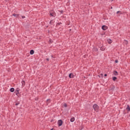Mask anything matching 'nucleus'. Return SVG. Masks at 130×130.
Returning a JSON list of instances; mask_svg holds the SVG:
<instances>
[{
	"label": "nucleus",
	"instance_id": "1",
	"mask_svg": "<svg viewBox=\"0 0 130 130\" xmlns=\"http://www.w3.org/2000/svg\"><path fill=\"white\" fill-rule=\"evenodd\" d=\"M92 107L94 111H96V112H98L99 110V106H98L97 104L93 105Z\"/></svg>",
	"mask_w": 130,
	"mask_h": 130
},
{
	"label": "nucleus",
	"instance_id": "2",
	"mask_svg": "<svg viewBox=\"0 0 130 130\" xmlns=\"http://www.w3.org/2000/svg\"><path fill=\"white\" fill-rule=\"evenodd\" d=\"M50 16L51 17H55V13L53 12V10H51L50 11Z\"/></svg>",
	"mask_w": 130,
	"mask_h": 130
},
{
	"label": "nucleus",
	"instance_id": "3",
	"mask_svg": "<svg viewBox=\"0 0 130 130\" xmlns=\"http://www.w3.org/2000/svg\"><path fill=\"white\" fill-rule=\"evenodd\" d=\"M62 121L61 120H58L57 123L58 126H61L62 125Z\"/></svg>",
	"mask_w": 130,
	"mask_h": 130
},
{
	"label": "nucleus",
	"instance_id": "4",
	"mask_svg": "<svg viewBox=\"0 0 130 130\" xmlns=\"http://www.w3.org/2000/svg\"><path fill=\"white\" fill-rule=\"evenodd\" d=\"M102 29L104 30H107V29H108V27H107V26L106 25H103L102 27Z\"/></svg>",
	"mask_w": 130,
	"mask_h": 130
},
{
	"label": "nucleus",
	"instance_id": "5",
	"mask_svg": "<svg viewBox=\"0 0 130 130\" xmlns=\"http://www.w3.org/2000/svg\"><path fill=\"white\" fill-rule=\"evenodd\" d=\"M74 74L73 73H70L69 75V77L70 78V79H73V78H74Z\"/></svg>",
	"mask_w": 130,
	"mask_h": 130
},
{
	"label": "nucleus",
	"instance_id": "6",
	"mask_svg": "<svg viewBox=\"0 0 130 130\" xmlns=\"http://www.w3.org/2000/svg\"><path fill=\"white\" fill-rule=\"evenodd\" d=\"M92 51H94L95 52H97V51H98V48H96V47H94L92 49Z\"/></svg>",
	"mask_w": 130,
	"mask_h": 130
},
{
	"label": "nucleus",
	"instance_id": "7",
	"mask_svg": "<svg viewBox=\"0 0 130 130\" xmlns=\"http://www.w3.org/2000/svg\"><path fill=\"white\" fill-rule=\"evenodd\" d=\"M113 74H114V76H117V75H118V73L116 71H114Z\"/></svg>",
	"mask_w": 130,
	"mask_h": 130
},
{
	"label": "nucleus",
	"instance_id": "8",
	"mask_svg": "<svg viewBox=\"0 0 130 130\" xmlns=\"http://www.w3.org/2000/svg\"><path fill=\"white\" fill-rule=\"evenodd\" d=\"M126 110H127V111L128 112L130 111V107L129 105H127V108H126Z\"/></svg>",
	"mask_w": 130,
	"mask_h": 130
},
{
	"label": "nucleus",
	"instance_id": "9",
	"mask_svg": "<svg viewBox=\"0 0 130 130\" xmlns=\"http://www.w3.org/2000/svg\"><path fill=\"white\" fill-rule=\"evenodd\" d=\"M100 50H102V51H104L105 50V48H104V47H101Z\"/></svg>",
	"mask_w": 130,
	"mask_h": 130
},
{
	"label": "nucleus",
	"instance_id": "10",
	"mask_svg": "<svg viewBox=\"0 0 130 130\" xmlns=\"http://www.w3.org/2000/svg\"><path fill=\"white\" fill-rule=\"evenodd\" d=\"M30 54H31V55H32V54H34V50H31L30 51Z\"/></svg>",
	"mask_w": 130,
	"mask_h": 130
},
{
	"label": "nucleus",
	"instance_id": "11",
	"mask_svg": "<svg viewBox=\"0 0 130 130\" xmlns=\"http://www.w3.org/2000/svg\"><path fill=\"white\" fill-rule=\"evenodd\" d=\"M107 41H108V43H109V44L112 43V41L111 40H110V39H108L107 40Z\"/></svg>",
	"mask_w": 130,
	"mask_h": 130
},
{
	"label": "nucleus",
	"instance_id": "12",
	"mask_svg": "<svg viewBox=\"0 0 130 130\" xmlns=\"http://www.w3.org/2000/svg\"><path fill=\"white\" fill-rule=\"evenodd\" d=\"M70 121L71 122H74V121H75V118L73 117V118H72L71 119H70Z\"/></svg>",
	"mask_w": 130,
	"mask_h": 130
},
{
	"label": "nucleus",
	"instance_id": "13",
	"mask_svg": "<svg viewBox=\"0 0 130 130\" xmlns=\"http://www.w3.org/2000/svg\"><path fill=\"white\" fill-rule=\"evenodd\" d=\"M12 16H14V17H16L17 18V17H19V14H16L14 13L12 15Z\"/></svg>",
	"mask_w": 130,
	"mask_h": 130
},
{
	"label": "nucleus",
	"instance_id": "14",
	"mask_svg": "<svg viewBox=\"0 0 130 130\" xmlns=\"http://www.w3.org/2000/svg\"><path fill=\"white\" fill-rule=\"evenodd\" d=\"M117 79V78L116 77H113L112 78L113 81H116Z\"/></svg>",
	"mask_w": 130,
	"mask_h": 130
},
{
	"label": "nucleus",
	"instance_id": "15",
	"mask_svg": "<svg viewBox=\"0 0 130 130\" xmlns=\"http://www.w3.org/2000/svg\"><path fill=\"white\" fill-rule=\"evenodd\" d=\"M10 92H14V91H15V88H11L10 89Z\"/></svg>",
	"mask_w": 130,
	"mask_h": 130
},
{
	"label": "nucleus",
	"instance_id": "16",
	"mask_svg": "<svg viewBox=\"0 0 130 130\" xmlns=\"http://www.w3.org/2000/svg\"><path fill=\"white\" fill-rule=\"evenodd\" d=\"M21 83L22 86H25V81H22Z\"/></svg>",
	"mask_w": 130,
	"mask_h": 130
},
{
	"label": "nucleus",
	"instance_id": "17",
	"mask_svg": "<svg viewBox=\"0 0 130 130\" xmlns=\"http://www.w3.org/2000/svg\"><path fill=\"white\" fill-rule=\"evenodd\" d=\"M16 95H18V94H19V91H18V90H16L15 92Z\"/></svg>",
	"mask_w": 130,
	"mask_h": 130
},
{
	"label": "nucleus",
	"instance_id": "18",
	"mask_svg": "<svg viewBox=\"0 0 130 130\" xmlns=\"http://www.w3.org/2000/svg\"><path fill=\"white\" fill-rule=\"evenodd\" d=\"M124 43H125V44H127L128 42L127 40H124Z\"/></svg>",
	"mask_w": 130,
	"mask_h": 130
},
{
	"label": "nucleus",
	"instance_id": "19",
	"mask_svg": "<svg viewBox=\"0 0 130 130\" xmlns=\"http://www.w3.org/2000/svg\"><path fill=\"white\" fill-rule=\"evenodd\" d=\"M47 102L48 103H50V100H47Z\"/></svg>",
	"mask_w": 130,
	"mask_h": 130
},
{
	"label": "nucleus",
	"instance_id": "20",
	"mask_svg": "<svg viewBox=\"0 0 130 130\" xmlns=\"http://www.w3.org/2000/svg\"><path fill=\"white\" fill-rule=\"evenodd\" d=\"M63 106H64V107H67L68 106L67 104H64Z\"/></svg>",
	"mask_w": 130,
	"mask_h": 130
},
{
	"label": "nucleus",
	"instance_id": "21",
	"mask_svg": "<svg viewBox=\"0 0 130 130\" xmlns=\"http://www.w3.org/2000/svg\"><path fill=\"white\" fill-rule=\"evenodd\" d=\"M115 62H116V63H117V62H118V60H115Z\"/></svg>",
	"mask_w": 130,
	"mask_h": 130
},
{
	"label": "nucleus",
	"instance_id": "22",
	"mask_svg": "<svg viewBox=\"0 0 130 130\" xmlns=\"http://www.w3.org/2000/svg\"><path fill=\"white\" fill-rule=\"evenodd\" d=\"M19 104H20V103H16V104H15V105H19Z\"/></svg>",
	"mask_w": 130,
	"mask_h": 130
},
{
	"label": "nucleus",
	"instance_id": "23",
	"mask_svg": "<svg viewBox=\"0 0 130 130\" xmlns=\"http://www.w3.org/2000/svg\"><path fill=\"white\" fill-rule=\"evenodd\" d=\"M16 91H18V92H19V91H20V89L17 88V89H16Z\"/></svg>",
	"mask_w": 130,
	"mask_h": 130
},
{
	"label": "nucleus",
	"instance_id": "24",
	"mask_svg": "<svg viewBox=\"0 0 130 130\" xmlns=\"http://www.w3.org/2000/svg\"><path fill=\"white\" fill-rule=\"evenodd\" d=\"M60 12L61 13V14H62L63 13V11L61 10V11H60Z\"/></svg>",
	"mask_w": 130,
	"mask_h": 130
},
{
	"label": "nucleus",
	"instance_id": "25",
	"mask_svg": "<svg viewBox=\"0 0 130 130\" xmlns=\"http://www.w3.org/2000/svg\"><path fill=\"white\" fill-rule=\"evenodd\" d=\"M46 60H47V61H49V58H47V59H46Z\"/></svg>",
	"mask_w": 130,
	"mask_h": 130
},
{
	"label": "nucleus",
	"instance_id": "26",
	"mask_svg": "<svg viewBox=\"0 0 130 130\" xmlns=\"http://www.w3.org/2000/svg\"><path fill=\"white\" fill-rule=\"evenodd\" d=\"M22 19L25 18V16H22Z\"/></svg>",
	"mask_w": 130,
	"mask_h": 130
},
{
	"label": "nucleus",
	"instance_id": "27",
	"mask_svg": "<svg viewBox=\"0 0 130 130\" xmlns=\"http://www.w3.org/2000/svg\"><path fill=\"white\" fill-rule=\"evenodd\" d=\"M50 24H52V20L50 21Z\"/></svg>",
	"mask_w": 130,
	"mask_h": 130
},
{
	"label": "nucleus",
	"instance_id": "28",
	"mask_svg": "<svg viewBox=\"0 0 130 130\" xmlns=\"http://www.w3.org/2000/svg\"><path fill=\"white\" fill-rule=\"evenodd\" d=\"M60 24H61V23H57V25H60Z\"/></svg>",
	"mask_w": 130,
	"mask_h": 130
},
{
	"label": "nucleus",
	"instance_id": "29",
	"mask_svg": "<svg viewBox=\"0 0 130 130\" xmlns=\"http://www.w3.org/2000/svg\"><path fill=\"white\" fill-rule=\"evenodd\" d=\"M104 76H105V77H107V74H105V75H104Z\"/></svg>",
	"mask_w": 130,
	"mask_h": 130
},
{
	"label": "nucleus",
	"instance_id": "30",
	"mask_svg": "<svg viewBox=\"0 0 130 130\" xmlns=\"http://www.w3.org/2000/svg\"><path fill=\"white\" fill-rule=\"evenodd\" d=\"M119 13H120V11H117V14H118Z\"/></svg>",
	"mask_w": 130,
	"mask_h": 130
},
{
	"label": "nucleus",
	"instance_id": "31",
	"mask_svg": "<svg viewBox=\"0 0 130 130\" xmlns=\"http://www.w3.org/2000/svg\"><path fill=\"white\" fill-rule=\"evenodd\" d=\"M111 9H113L112 7H111Z\"/></svg>",
	"mask_w": 130,
	"mask_h": 130
}]
</instances>
